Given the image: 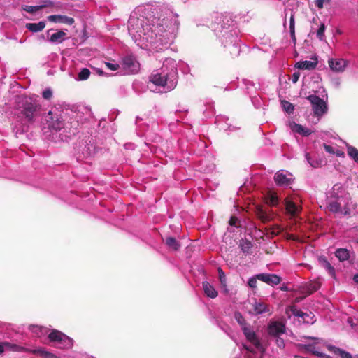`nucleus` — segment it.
I'll list each match as a JSON object with an SVG mask.
<instances>
[{
	"mask_svg": "<svg viewBox=\"0 0 358 358\" xmlns=\"http://www.w3.org/2000/svg\"><path fill=\"white\" fill-rule=\"evenodd\" d=\"M42 122L52 132L62 131V133L59 134V138L63 141H66L71 134L74 135V133L71 134L70 131H66L63 120L57 114H54L52 111H49L44 115Z\"/></svg>",
	"mask_w": 358,
	"mask_h": 358,
	"instance_id": "f257e3e1",
	"label": "nucleus"
},
{
	"mask_svg": "<svg viewBox=\"0 0 358 358\" xmlns=\"http://www.w3.org/2000/svg\"><path fill=\"white\" fill-rule=\"evenodd\" d=\"M242 331L246 339L252 345V348L245 346L246 350L250 352L246 358H259V356L255 352V350L262 354L264 348L260 341L259 335L250 325L248 327H244Z\"/></svg>",
	"mask_w": 358,
	"mask_h": 358,
	"instance_id": "f03ea898",
	"label": "nucleus"
},
{
	"mask_svg": "<svg viewBox=\"0 0 358 358\" xmlns=\"http://www.w3.org/2000/svg\"><path fill=\"white\" fill-rule=\"evenodd\" d=\"M19 108L21 110V113L24 115L27 121L32 123L41 111V105L36 99H33L31 97H25L22 99Z\"/></svg>",
	"mask_w": 358,
	"mask_h": 358,
	"instance_id": "7ed1b4c3",
	"label": "nucleus"
},
{
	"mask_svg": "<svg viewBox=\"0 0 358 358\" xmlns=\"http://www.w3.org/2000/svg\"><path fill=\"white\" fill-rule=\"evenodd\" d=\"M50 341L54 343V346L61 349H69L73 346V341L70 337L57 330H53L49 335Z\"/></svg>",
	"mask_w": 358,
	"mask_h": 358,
	"instance_id": "20e7f679",
	"label": "nucleus"
},
{
	"mask_svg": "<svg viewBox=\"0 0 358 358\" xmlns=\"http://www.w3.org/2000/svg\"><path fill=\"white\" fill-rule=\"evenodd\" d=\"M307 99L312 103L313 110L315 115L320 117L327 112V104L320 97L311 94L307 97Z\"/></svg>",
	"mask_w": 358,
	"mask_h": 358,
	"instance_id": "39448f33",
	"label": "nucleus"
},
{
	"mask_svg": "<svg viewBox=\"0 0 358 358\" xmlns=\"http://www.w3.org/2000/svg\"><path fill=\"white\" fill-rule=\"evenodd\" d=\"M266 331L268 334L272 337L284 334L286 331L285 323L282 321L270 320Z\"/></svg>",
	"mask_w": 358,
	"mask_h": 358,
	"instance_id": "423d86ee",
	"label": "nucleus"
},
{
	"mask_svg": "<svg viewBox=\"0 0 358 358\" xmlns=\"http://www.w3.org/2000/svg\"><path fill=\"white\" fill-rule=\"evenodd\" d=\"M290 310L294 316L301 318L304 323L313 324L316 321L315 315L312 312H303L294 306L291 307Z\"/></svg>",
	"mask_w": 358,
	"mask_h": 358,
	"instance_id": "0eeeda50",
	"label": "nucleus"
},
{
	"mask_svg": "<svg viewBox=\"0 0 358 358\" xmlns=\"http://www.w3.org/2000/svg\"><path fill=\"white\" fill-rule=\"evenodd\" d=\"M259 280H261L271 286L277 285L280 283L281 278L276 274L259 273L257 275Z\"/></svg>",
	"mask_w": 358,
	"mask_h": 358,
	"instance_id": "6e6552de",
	"label": "nucleus"
},
{
	"mask_svg": "<svg viewBox=\"0 0 358 358\" xmlns=\"http://www.w3.org/2000/svg\"><path fill=\"white\" fill-rule=\"evenodd\" d=\"M255 213L257 217L263 222L273 220L274 215L268 211V208L262 206H255Z\"/></svg>",
	"mask_w": 358,
	"mask_h": 358,
	"instance_id": "1a4fd4ad",
	"label": "nucleus"
},
{
	"mask_svg": "<svg viewBox=\"0 0 358 358\" xmlns=\"http://www.w3.org/2000/svg\"><path fill=\"white\" fill-rule=\"evenodd\" d=\"M301 207L297 206L292 201L286 199L285 200V211L286 214L290 216V218L297 217L299 213L301 212Z\"/></svg>",
	"mask_w": 358,
	"mask_h": 358,
	"instance_id": "9d476101",
	"label": "nucleus"
},
{
	"mask_svg": "<svg viewBox=\"0 0 358 358\" xmlns=\"http://www.w3.org/2000/svg\"><path fill=\"white\" fill-rule=\"evenodd\" d=\"M150 81L157 86L164 87L167 84V75L154 71L150 76Z\"/></svg>",
	"mask_w": 358,
	"mask_h": 358,
	"instance_id": "9b49d317",
	"label": "nucleus"
},
{
	"mask_svg": "<svg viewBox=\"0 0 358 358\" xmlns=\"http://www.w3.org/2000/svg\"><path fill=\"white\" fill-rule=\"evenodd\" d=\"M48 20L52 22H59L71 25L74 23V19L66 15H52L48 17Z\"/></svg>",
	"mask_w": 358,
	"mask_h": 358,
	"instance_id": "f8f14e48",
	"label": "nucleus"
},
{
	"mask_svg": "<svg viewBox=\"0 0 358 358\" xmlns=\"http://www.w3.org/2000/svg\"><path fill=\"white\" fill-rule=\"evenodd\" d=\"M327 349L334 355L339 356L341 358H358V355H355L352 357L350 352L332 345H328Z\"/></svg>",
	"mask_w": 358,
	"mask_h": 358,
	"instance_id": "ddd939ff",
	"label": "nucleus"
},
{
	"mask_svg": "<svg viewBox=\"0 0 358 358\" xmlns=\"http://www.w3.org/2000/svg\"><path fill=\"white\" fill-rule=\"evenodd\" d=\"M253 312L255 315L270 313L271 310L266 303L260 301H255L252 304Z\"/></svg>",
	"mask_w": 358,
	"mask_h": 358,
	"instance_id": "4468645a",
	"label": "nucleus"
},
{
	"mask_svg": "<svg viewBox=\"0 0 358 358\" xmlns=\"http://www.w3.org/2000/svg\"><path fill=\"white\" fill-rule=\"evenodd\" d=\"M330 69L334 71H343L346 62L343 59H331L328 62Z\"/></svg>",
	"mask_w": 358,
	"mask_h": 358,
	"instance_id": "2eb2a0df",
	"label": "nucleus"
},
{
	"mask_svg": "<svg viewBox=\"0 0 358 358\" xmlns=\"http://www.w3.org/2000/svg\"><path fill=\"white\" fill-rule=\"evenodd\" d=\"M274 180L278 185L287 186L291 183L292 180L288 178L285 174L281 171H278L274 176Z\"/></svg>",
	"mask_w": 358,
	"mask_h": 358,
	"instance_id": "dca6fc26",
	"label": "nucleus"
},
{
	"mask_svg": "<svg viewBox=\"0 0 358 358\" xmlns=\"http://www.w3.org/2000/svg\"><path fill=\"white\" fill-rule=\"evenodd\" d=\"M202 287L205 294L211 299H215L217 296V292L215 287L207 281L202 282Z\"/></svg>",
	"mask_w": 358,
	"mask_h": 358,
	"instance_id": "f3484780",
	"label": "nucleus"
},
{
	"mask_svg": "<svg viewBox=\"0 0 358 358\" xmlns=\"http://www.w3.org/2000/svg\"><path fill=\"white\" fill-rule=\"evenodd\" d=\"M317 64V59H315V61H300L298 62L295 64V67L299 69H307V70H313L315 69Z\"/></svg>",
	"mask_w": 358,
	"mask_h": 358,
	"instance_id": "a211bd4d",
	"label": "nucleus"
},
{
	"mask_svg": "<svg viewBox=\"0 0 358 358\" xmlns=\"http://www.w3.org/2000/svg\"><path fill=\"white\" fill-rule=\"evenodd\" d=\"M123 66L125 69H129L130 71L134 72L136 71V62L135 59L131 56L125 57L123 59Z\"/></svg>",
	"mask_w": 358,
	"mask_h": 358,
	"instance_id": "6ab92c4d",
	"label": "nucleus"
},
{
	"mask_svg": "<svg viewBox=\"0 0 358 358\" xmlns=\"http://www.w3.org/2000/svg\"><path fill=\"white\" fill-rule=\"evenodd\" d=\"M25 27L31 32H39L45 27V22L41 21L38 23H27L26 24Z\"/></svg>",
	"mask_w": 358,
	"mask_h": 358,
	"instance_id": "aec40b11",
	"label": "nucleus"
},
{
	"mask_svg": "<svg viewBox=\"0 0 358 358\" xmlns=\"http://www.w3.org/2000/svg\"><path fill=\"white\" fill-rule=\"evenodd\" d=\"M30 352L34 355H38L43 358H60L55 355L54 354L45 350L43 348H38L34 350H31Z\"/></svg>",
	"mask_w": 358,
	"mask_h": 358,
	"instance_id": "412c9836",
	"label": "nucleus"
},
{
	"mask_svg": "<svg viewBox=\"0 0 358 358\" xmlns=\"http://www.w3.org/2000/svg\"><path fill=\"white\" fill-rule=\"evenodd\" d=\"M329 211L337 213L338 215H345L341 210V204L338 201H331L328 205Z\"/></svg>",
	"mask_w": 358,
	"mask_h": 358,
	"instance_id": "4be33fe9",
	"label": "nucleus"
},
{
	"mask_svg": "<svg viewBox=\"0 0 358 358\" xmlns=\"http://www.w3.org/2000/svg\"><path fill=\"white\" fill-rule=\"evenodd\" d=\"M292 130L304 136H308L312 133V131L309 129L305 128L302 125L296 123H294V125L292 126Z\"/></svg>",
	"mask_w": 358,
	"mask_h": 358,
	"instance_id": "5701e85b",
	"label": "nucleus"
},
{
	"mask_svg": "<svg viewBox=\"0 0 358 358\" xmlns=\"http://www.w3.org/2000/svg\"><path fill=\"white\" fill-rule=\"evenodd\" d=\"M29 330L37 337H41L47 333V329L38 325H30Z\"/></svg>",
	"mask_w": 358,
	"mask_h": 358,
	"instance_id": "b1692460",
	"label": "nucleus"
},
{
	"mask_svg": "<svg viewBox=\"0 0 358 358\" xmlns=\"http://www.w3.org/2000/svg\"><path fill=\"white\" fill-rule=\"evenodd\" d=\"M164 242L169 248L176 251L178 250L180 247L179 242L176 241L175 238L171 236L167 237Z\"/></svg>",
	"mask_w": 358,
	"mask_h": 358,
	"instance_id": "393cba45",
	"label": "nucleus"
},
{
	"mask_svg": "<svg viewBox=\"0 0 358 358\" xmlns=\"http://www.w3.org/2000/svg\"><path fill=\"white\" fill-rule=\"evenodd\" d=\"M239 246L242 252L245 254H250L252 248V243L247 239H242L240 241Z\"/></svg>",
	"mask_w": 358,
	"mask_h": 358,
	"instance_id": "a878e982",
	"label": "nucleus"
},
{
	"mask_svg": "<svg viewBox=\"0 0 358 358\" xmlns=\"http://www.w3.org/2000/svg\"><path fill=\"white\" fill-rule=\"evenodd\" d=\"M335 255L341 262L347 260L350 257L349 251L345 248L337 249Z\"/></svg>",
	"mask_w": 358,
	"mask_h": 358,
	"instance_id": "bb28decb",
	"label": "nucleus"
},
{
	"mask_svg": "<svg viewBox=\"0 0 358 358\" xmlns=\"http://www.w3.org/2000/svg\"><path fill=\"white\" fill-rule=\"evenodd\" d=\"M320 285H321V284L318 280L310 281V282H308L306 285V287L307 293L308 294H310L316 292L317 290H318L320 289Z\"/></svg>",
	"mask_w": 358,
	"mask_h": 358,
	"instance_id": "cd10ccee",
	"label": "nucleus"
},
{
	"mask_svg": "<svg viewBox=\"0 0 358 358\" xmlns=\"http://www.w3.org/2000/svg\"><path fill=\"white\" fill-rule=\"evenodd\" d=\"M289 32L291 38L295 45L296 43V37L295 34V22H294V16L292 15L289 20Z\"/></svg>",
	"mask_w": 358,
	"mask_h": 358,
	"instance_id": "c85d7f7f",
	"label": "nucleus"
},
{
	"mask_svg": "<svg viewBox=\"0 0 358 358\" xmlns=\"http://www.w3.org/2000/svg\"><path fill=\"white\" fill-rule=\"evenodd\" d=\"M65 36H66V33L61 30V31H59L52 34L50 36V41L52 43H55V42L61 43L64 40V37Z\"/></svg>",
	"mask_w": 358,
	"mask_h": 358,
	"instance_id": "c756f323",
	"label": "nucleus"
},
{
	"mask_svg": "<svg viewBox=\"0 0 358 358\" xmlns=\"http://www.w3.org/2000/svg\"><path fill=\"white\" fill-rule=\"evenodd\" d=\"M234 318L238 324L241 326V330H243L244 327H248L250 326V324L246 322L244 317L241 315V313L236 312L234 313Z\"/></svg>",
	"mask_w": 358,
	"mask_h": 358,
	"instance_id": "7c9ffc66",
	"label": "nucleus"
},
{
	"mask_svg": "<svg viewBox=\"0 0 358 358\" xmlns=\"http://www.w3.org/2000/svg\"><path fill=\"white\" fill-rule=\"evenodd\" d=\"M347 152L348 155L355 160L357 163H358V149L352 146V145H348L347 146Z\"/></svg>",
	"mask_w": 358,
	"mask_h": 358,
	"instance_id": "2f4dec72",
	"label": "nucleus"
},
{
	"mask_svg": "<svg viewBox=\"0 0 358 358\" xmlns=\"http://www.w3.org/2000/svg\"><path fill=\"white\" fill-rule=\"evenodd\" d=\"M218 275L221 287L224 289V291L227 292V278L224 272L222 271L221 268H218Z\"/></svg>",
	"mask_w": 358,
	"mask_h": 358,
	"instance_id": "473e14b6",
	"label": "nucleus"
},
{
	"mask_svg": "<svg viewBox=\"0 0 358 358\" xmlns=\"http://www.w3.org/2000/svg\"><path fill=\"white\" fill-rule=\"evenodd\" d=\"M301 348L304 349L306 351L311 352L313 355L318 353V348L315 344H301Z\"/></svg>",
	"mask_w": 358,
	"mask_h": 358,
	"instance_id": "72a5a7b5",
	"label": "nucleus"
},
{
	"mask_svg": "<svg viewBox=\"0 0 358 358\" xmlns=\"http://www.w3.org/2000/svg\"><path fill=\"white\" fill-rule=\"evenodd\" d=\"M278 203V196L274 193H271L266 198V204L270 206H275Z\"/></svg>",
	"mask_w": 358,
	"mask_h": 358,
	"instance_id": "f704fd0d",
	"label": "nucleus"
},
{
	"mask_svg": "<svg viewBox=\"0 0 358 358\" xmlns=\"http://www.w3.org/2000/svg\"><path fill=\"white\" fill-rule=\"evenodd\" d=\"M281 105L283 109L289 114H292L294 112V105L290 102L283 100L281 101Z\"/></svg>",
	"mask_w": 358,
	"mask_h": 358,
	"instance_id": "c9c22d12",
	"label": "nucleus"
},
{
	"mask_svg": "<svg viewBox=\"0 0 358 358\" xmlns=\"http://www.w3.org/2000/svg\"><path fill=\"white\" fill-rule=\"evenodd\" d=\"M90 71L87 68H83L78 73V79L80 80H85L90 77Z\"/></svg>",
	"mask_w": 358,
	"mask_h": 358,
	"instance_id": "e433bc0d",
	"label": "nucleus"
},
{
	"mask_svg": "<svg viewBox=\"0 0 358 358\" xmlns=\"http://www.w3.org/2000/svg\"><path fill=\"white\" fill-rule=\"evenodd\" d=\"M326 27L324 23H322L317 31V36L320 40L322 41L324 38V31Z\"/></svg>",
	"mask_w": 358,
	"mask_h": 358,
	"instance_id": "4c0bfd02",
	"label": "nucleus"
},
{
	"mask_svg": "<svg viewBox=\"0 0 358 358\" xmlns=\"http://www.w3.org/2000/svg\"><path fill=\"white\" fill-rule=\"evenodd\" d=\"M23 9H24V10H25L27 13H36L37 11L41 10V8H39V5L38 6H25L23 8Z\"/></svg>",
	"mask_w": 358,
	"mask_h": 358,
	"instance_id": "58836bf2",
	"label": "nucleus"
},
{
	"mask_svg": "<svg viewBox=\"0 0 358 358\" xmlns=\"http://www.w3.org/2000/svg\"><path fill=\"white\" fill-rule=\"evenodd\" d=\"M324 266L325 269L328 271V273L331 275L334 276L335 274V270L334 268L331 265V264L325 260L324 262Z\"/></svg>",
	"mask_w": 358,
	"mask_h": 358,
	"instance_id": "ea45409f",
	"label": "nucleus"
},
{
	"mask_svg": "<svg viewBox=\"0 0 358 358\" xmlns=\"http://www.w3.org/2000/svg\"><path fill=\"white\" fill-rule=\"evenodd\" d=\"M53 2L51 0H41V4L39 5V8L41 9L48 7H51L53 6Z\"/></svg>",
	"mask_w": 358,
	"mask_h": 358,
	"instance_id": "a19ab883",
	"label": "nucleus"
},
{
	"mask_svg": "<svg viewBox=\"0 0 358 358\" xmlns=\"http://www.w3.org/2000/svg\"><path fill=\"white\" fill-rule=\"evenodd\" d=\"M43 98L50 100L52 96V91L50 88L45 89L42 94Z\"/></svg>",
	"mask_w": 358,
	"mask_h": 358,
	"instance_id": "79ce46f5",
	"label": "nucleus"
},
{
	"mask_svg": "<svg viewBox=\"0 0 358 358\" xmlns=\"http://www.w3.org/2000/svg\"><path fill=\"white\" fill-rule=\"evenodd\" d=\"M257 280H258V278H257V275L254 277L250 278L248 281V285L251 288H253V289L256 288Z\"/></svg>",
	"mask_w": 358,
	"mask_h": 358,
	"instance_id": "37998d69",
	"label": "nucleus"
},
{
	"mask_svg": "<svg viewBox=\"0 0 358 358\" xmlns=\"http://www.w3.org/2000/svg\"><path fill=\"white\" fill-rule=\"evenodd\" d=\"M280 336H274L275 338V343L280 348H283L285 347V341Z\"/></svg>",
	"mask_w": 358,
	"mask_h": 358,
	"instance_id": "c03bdc74",
	"label": "nucleus"
},
{
	"mask_svg": "<svg viewBox=\"0 0 358 358\" xmlns=\"http://www.w3.org/2000/svg\"><path fill=\"white\" fill-rule=\"evenodd\" d=\"M106 66L108 69L111 71H116L120 68V65L118 64H113L110 62H106Z\"/></svg>",
	"mask_w": 358,
	"mask_h": 358,
	"instance_id": "a18cd8bd",
	"label": "nucleus"
},
{
	"mask_svg": "<svg viewBox=\"0 0 358 358\" xmlns=\"http://www.w3.org/2000/svg\"><path fill=\"white\" fill-rule=\"evenodd\" d=\"M329 1L330 0H315V5L318 8L322 9L324 7V3Z\"/></svg>",
	"mask_w": 358,
	"mask_h": 358,
	"instance_id": "49530a36",
	"label": "nucleus"
},
{
	"mask_svg": "<svg viewBox=\"0 0 358 358\" xmlns=\"http://www.w3.org/2000/svg\"><path fill=\"white\" fill-rule=\"evenodd\" d=\"M306 159L308 160V162H309V164L313 166V167H317L319 165H320V163H318L317 162H312L310 161V155L308 153L306 154Z\"/></svg>",
	"mask_w": 358,
	"mask_h": 358,
	"instance_id": "de8ad7c7",
	"label": "nucleus"
},
{
	"mask_svg": "<svg viewBox=\"0 0 358 358\" xmlns=\"http://www.w3.org/2000/svg\"><path fill=\"white\" fill-rule=\"evenodd\" d=\"M324 150H325L326 152H329L330 154L335 153L334 149V148L332 146L327 145V144H324Z\"/></svg>",
	"mask_w": 358,
	"mask_h": 358,
	"instance_id": "09e8293b",
	"label": "nucleus"
},
{
	"mask_svg": "<svg viewBox=\"0 0 358 358\" xmlns=\"http://www.w3.org/2000/svg\"><path fill=\"white\" fill-rule=\"evenodd\" d=\"M300 77V73L299 72H294L292 75V81L294 83H296Z\"/></svg>",
	"mask_w": 358,
	"mask_h": 358,
	"instance_id": "8fccbe9b",
	"label": "nucleus"
},
{
	"mask_svg": "<svg viewBox=\"0 0 358 358\" xmlns=\"http://www.w3.org/2000/svg\"><path fill=\"white\" fill-rule=\"evenodd\" d=\"M317 357H320V358H330V357L323 352H321L318 350V353H316V355Z\"/></svg>",
	"mask_w": 358,
	"mask_h": 358,
	"instance_id": "3c124183",
	"label": "nucleus"
},
{
	"mask_svg": "<svg viewBox=\"0 0 358 358\" xmlns=\"http://www.w3.org/2000/svg\"><path fill=\"white\" fill-rule=\"evenodd\" d=\"M238 218L235 216H231L228 222V224H236Z\"/></svg>",
	"mask_w": 358,
	"mask_h": 358,
	"instance_id": "603ef678",
	"label": "nucleus"
},
{
	"mask_svg": "<svg viewBox=\"0 0 358 358\" xmlns=\"http://www.w3.org/2000/svg\"><path fill=\"white\" fill-rule=\"evenodd\" d=\"M335 153L338 157H344V155H345L344 152H342V151H338V152H336Z\"/></svg>",
	"mask_w": 358,
	"mask_h": 358,
	"instance_id": "864d4df0",
	"label": "nucleus"
},
{
	"mask_svg": "<svg viewBox=\"0 0 358 358\" xmlns=\"http://www.w3.org/2000/svg\"><path fill=\"white\" fill-rule=\"evenodd\" d=\"M353 280L356 282V283H358V273L355 274L353 277Z\"/></svg>",
	"mask_w": 358,
	"mask_h": 358,
	"instance_id": "5fc2aeb1",
	"label": "nucleus"
},
{
	"mask_svg": "<svg viewBox=\"0 0 358 358\" xmlns=\"http://www.w3.org/2000/svg\"><path fill=\"white\" fill-rule=\"evenodd\" d=\"M4 348L3 345L0 344V355L3 352Z\"/></svg>",
	"mask_w": 358,
	"mask_h": 358,
	"instance_id": "6e6d98bb",
	"label": "nucleus"
},
{
	"mask_svg": "<svg viewBox=\"0 0 358 358\" xmlns=\"http://www.w3.org/2000/svg\"><path fill=\"white\" fill-rule=\"evenodd\" d=\"M336 188L338 189L339 188H341V186L339 185H338V184L334 185V190L336 189Z\"/></svg>",
	"mask_w": 358,
	"mask_h": 358,
	"instance_id": "4d7b16f0",
	"label": "nucleus"
},
{
	"mask_svg": "<svg viewBox=\"0 0 358 358\" xmlns=\"http://www.w3.org/2000/svg\"><path fill=\"white\" fill-rule=\"evenodd\" d=\"M98 73L102 75L103 73V71L102 70H98Z\"/></svg>",
	"mask_w": 358,
	"mask_h": 358,
	"instance_id": "13d9d810",
	"label": "nucleus"
},
{
	"mask_svg": "<svg viewBox=\"0 0 358 358\" xmlns=\"http://www.w3.org/2000/svg\"><path fill=\"white\" fill-rule=\"evenodd\" d=\"M308 338H310V339H313V340H317V341H318V340H319V338H313V337H308Z\"/></svg>",
	"mask_w": 358,
	"mask_h": 358,
	"instance_id": "bf43d9fd",
	"label": "nucleus"
},
{
	"mask_svg": "<svg viewBox=\"0 0 358 358\" xmlns=\"http://www.w3.org/2000/svg\"><path fill=\"white\" fill-rule=\"evenodd\" d=\"M234 226H235V227H236L237 228H238V227H241V224H238V225H234Z\"/></svg>",
	"mask_w": 358,
	"mask_h": 358,
	"instance_id": "052dcab7",
	"label": "nucleus"
},
{
	"mask_svg": "<svg viewBox=\"0 0 358 358\" xmlns=\"http://www.w3.org/2000/svg\"><path fill=\"white\" fill-rule=\"evenodd\" d=\"M251 227H253L254 228H256V225L255 224H252V225H250Z\"/></svg>",
	"mask_w": 358,
	"mask_h": 358,
	"instance_id": "680f3d73",
	"label": "nucleus"
},
{
	"mask_svg": "<svg viewBox=\"0 0 358 358\" xmlns=\"http://www.w3.org/2000/svg\"><path fill=\"white\" fill-rule=\"evenodd\" d=\"M357 243H358V240H357Z\"/></svg>",
	"mask_w": 358,
	"mask_h": 358,
	"instance_id": "e2e57ef3",
	"label": "nucleus"
}]
</instances>
